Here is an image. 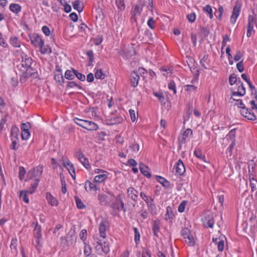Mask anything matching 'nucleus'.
Segmentation results:
<instances>
[{"mask_svg":"<svg viewBox=\"0 0 257 257\" xmlns=\"http://www.w3.org/2000/svg\"><path fill=\"white\" fill-rule=\"evenodd\" d=\"M16 52L20 53L22 59L21 62L17 65L18 69L21 72H27L29 74H34L35 70L31 66L33 63L32 59L28 57L22 49L16 51Z\"/></svg>","mask_w":257,"mask_h":257,"instance_id":"f257e3e1","label":"nucleus"},{"mask_svg":"<svg viewBox=\"0 0 257 257\" xmlns=\"http://www.w3.org/2000/svg\"><path fill=\"white\" fill-rule=\"evenodd\" d=\"M93 238L94 242L92 244L97 254H100L102 252L107 254L109 252V245L108 242L103 240L104 239H99L98 234L94 235Z\"/></svg>","mask_w":257,"mask_h":257,"instance_id":"f03ea898","label":"nucleus"},{"mask_svg":"<svg viewBox=\"0 0 257 257\" xmlns=\"http://www.w3.org/2000/svg\"><path fill=\"white\" fill-rule=\"evenodd\" d=\"M93 238L94 242L92 244L97 254H100L102 252L107 254L109 252V245L108 242L103 240L104 239H99L98 234L94 235Z\"/></svg>","mask_w":257,"mask_h":257,"instance_id":"7ed1b4c3","label":"nucleus"},{"mask_svg":"<svg viewBox=\"0 0 257 257\" xmlns=\"http://www.w3.org/2000/svg\"><path fill=\"white\" fill-rule=\"evenodd\" d=\"M73 120L79 126L89 131H97L99 128L98 125L92 121L80 119L78 117H74Z\"/></svg>","mask_w":257,"mask_h":257,"instance_id":"20e7f679","label":"nucleus"},{"mask_svg":"<svg viewBox=\"0 0 257 257\" xmlns=\"http://www.w3.org/2000/svg\"><path fill=\"white\" fill-rule=\"evenodd\" d=\"M35 225L34 229L33 231V235L35 240L36 244V248L39 250L41 248L43 245L42 227L37 222H33L32 225Z\"/></svg>","mask_w":257,"mask_h":257,"instance_id":"39448f33","label":"nucleus"},{"mask_svg":"<svg viewBox=\"0 0 257 257\" xmlns=\"http://www.w3.org/2000/svg\"><path fill=\"white\" fill-rule=\"evenodd\" d=\"M125 198L123 194H119L115 198V201L113 202L111 206L114 210L119 212L122 211L125 213L126 209L125 207L123 200Z\"/></svg>","mask_w":257,"mask_h":257,"instance_id":"423d86ee","label":"nucleus"},{"mask_svg":"<svg viewBox=\"0 0 257 257\" xmlns=\"http://www.w3.org/2000/svg\"><path fill=\"white\" fill-rule=\"evenodd\" d=\"M140 196L147 204L148 210L151 212V213H155L156 212L157 208L154 203L153 198H152V196L148 195L144 191L141 192Z\"/></svg>","mask_w":257,"mask_h":257,"instance_id":"0eeeda50","label":"nucleus"},{"mask_svg":"<svg viewBox=\"0 0 257 257\" xmlns=\"http://www.w3.org/2000/svg\"><path fill=\"white\" fill-rule=\"evenodd\" d=\"M43 172V167L41 166H37L30 170L27 174V179L26 181H29L31 180L36 181L38 180V182L40 181V177L41 176Z\"/></svg>","mask_w":257,"mask_h":257,"instance_id":"6e6552de","label":"nucleus"},{"mask_svg":"<svg viewBox=\"0 0 257 257\" xmlns=\"http://www.w3.org/2000/svg\"><path fill=\"white\" fill-rule=\"evenodd\" d=\"M19 131L18 127H13L11 130V140L12 141V145L10 148L12 150H17L19 146Z\"/></svg>","mask_w":257,"mask_h":257,"instance_id":"1a4fd4ad","label":"nucleus"},{"mask_svg":"<svg viewBox=\"0 0 257 257\" xmlns=\"http://www.w3.org/2000/svg\"><path fill=\"white\" fill-rule=\"evenodd\" d=\"M94 174H96L94 179L95 182L98 183H104L108 178L109 173L105 170L100 169H95L94 170Z\"/></svg>","mask_w":257,"mask_h":257,"instance_id":"9d476101","label":"nucleus"},{"mask_svg":"<svg viewBox=\"0 0 257 257\" xmlns=\"http://www.w3.org/2000/svg\"><path fill=\"white\" fill-rule=\"evenodd\" d=\"M181 235L183 237L184 242L189 246H194L195 244V240L190 230L188 228L185 227L182 229L181 231Z\"/></svg>","mask_w":257,"mask_h":257,"instance_id":"9b49d317","label":"nucleus"},{"mask_svg":"<svg viewBox=\"0 0 257 257\" xmlns=\"http://www.w3.org/2000/svg\"><path fill=\"white\" fill-rule=\"evenodd\" d=\"M22 132L21 137L24 140H27L30 137V133L29 130L31 128V124L27 122L26 123H23L21 126Z\"/></svg>","mask_w":257,"mask_h":257,"instance_id":"f8f14e48","label":"nucleus"},{"mask_svg":"<svg viewBox=\"0 0 257 257\" xmlns=\"http://www.w3.org/2000/svg\"><path fill=\"white\" fill-rule=\"evenodd\" d=\"M255 18L251 15H249L247 19V28L246 32V36L247 37H250L252 33H254L255 31L253 30L254 25L255 22Z\"/></svg>","mask_w":257,"mask_h":257,"instance_id":"ddd939ff","label":"nucleus"},{"mask_svg":"<svg viewBox=\"0 0 257 257\" xmlns=\"http://www.w3.org/2000/svg\"><path fill=\"white\" fill-rule=\"evenodd\" d=\"M237 90H232V97L236 96H243L245 94V88L244 86L243 83L241 81H239L237 85Z\"/></svg>","mask_w":257,"mask_h":257,"instance_id":"4468645a","label":"nucleus"},{"mask_svg":"<svg viewBox=\"0 0 257 257\" xmlns=\"http://www.w3.org/2000/svg\"><path fill=\"white\" fill-rule=\"evenodd\" d=\"M30 40L31 43L37 47L42 46L44 44V41L43 40L42 37L37 34H34L30 37Z\"/></svg>","mask_w":257,"mask_h":257,"instance_id":"2eb2a0df","label":"nucleus"},{"mask_svg":"<svg viewBox=\"0 0 257 257\" xmlns=\"http://www.w3.org/2000/svg\"><path fill=\"white\" fill-rule=\"evenodd\" d=\"M62 161L63 166L67 169L72 177L75 178V171L72 163L68 159L66 160L63 159Z\"/></svg>","mask_w":257,"mask_h":257,"instance_id":"dca6fc26","label":"nucleus"},{"mask_svg":"<svg viewBox=\"0 0 257 257\" xmlns=\"http://www.w3.org/2000/svg\"><path fill=\"white\" fill-rule=\"evenodd\" d=\"M240 5L239 4H236L235 6L234 7L232 15L230 19V21L231 23L234 24L236 22V21L240 14Z\"/></svg>","mask_w":257,"mask_h":257,"instance_id":"f3484780","label":"nucleus"},{"mask_svg":"<svg viewBox=\"0 0 257 257\" xmlns=\"http://www.w3.org/2000/svg\"><path fill=\"white\" fill-rule=\"evenodd\" d=\"M176 174L178 175H182L185 172V166L181 160H179L174 167Z\"/></svg>","mask_w":257,"mask_h":257,"instance_id":"a211bd4d","label":"nucleus"},{"mask_svg":"<svg viewBox=\"0 0 257 257\" xmlns=\"http://www.w3.org/2000/svg\"><path fill=\"white\" fill-rule=\"evenodd\" d=\"M121 53V55L123 57L128 59L135 54V51L132 46L128 45L127 47L124 48Z\"/></svg>","mask_w":257,"mask_h":257,"instance_id":"6ab92c4d","label":"nucleus"},{"mask_svg":"<svg viewBox=\"0 0 257 257\" xmlns=\"http://www.w3.org/2000/svg\"><path fill=\"white\" fill-rule=\"evenodd\" d=\"M241 114L247 119L251 120H255L256 116L254 113L251 112L250 109H248L246 107L243 108L240 110Z\"/></svg>","mask_w":257,"mask_h":257,"instance_id":"aec40b11","label":"nucleus"},{"mask_svg":"<svg viewBox=\"0 0 257 257\" xmlns=\"http://www.w3.org/2000/svg\"><path fill=\"white\" fill-rule=\"evenodd\" d=\"M96 182H95L94 180L91 182L89 180H86L84 183V188L87 192H90L91 191H97L99 189L97 185L96 184Z\"/></svg>","mask_w":257,"mask_h":257,"instance_id":"412c9836","label":"nucleus"},{"mask_svg":"<svg viewBox=\"0 0 257 257\" xmlns=\"http://www.w3.org/2000/svg\"><path fill=\"white\" fill-rule=\"evenodd\" d=\"M140 147L138 144H133L128 147V148L126 150V153L130 156H135L138 154L139 151Z\"/></svg>","mask_w":257,"mask_h":257,"instance_id":"4be33fe9","label":"nucleus"},{"mask_svg":"<svg viewBox=\"0 0 257 257\" xmlns=\"http://www.w3.org/2000/svg\"><path fill=\"white\" fill-rule=\"evenodd\" d=\"M203 223L204 226L212 228L214 223L213 215L212 214H208L205 216L203 219Z\"/></svg>","mask_w":257,"mask_h":257,"instance_id":"5701e85b","label":"nucleus"},{"mask_svg":"<svg viewBox=\"0 0 257 257\" xmlns=\"http://www.w3.org/2000/svg\"><path fill=\"white\" fill-rule=\"evenodd\" d=\"M175 217V215L174 214L173 208L169 206H167L166 208V212L164 216V219L166 221L169 220L170 221H172Z\"/></svg>","mask_w":257,"mask_h":257,"instance_id":"b1692460","label":"nucleus"},{"mask_svg":"<svg viewBox=\"0 0 257 257\" xmlns=\"http://www.w3.org/2000/svg\"><path fill=\"white\" fill-rule=\"evenodd\" d=\"M140 80V76L138 73L134 71L130 75V82L132 87H136L138 86Z\"/></svg>","mask_w":257,"mask_h":257,"instance_id":"393cba45","label":"nucleus"},{"mask_svg":"<svg viewBox=\"0 0 257 257\" xmlns=\"http://www.w3.org/2000/svg\"><path fill=\"white\" fill-rule=\"evenodd\" d=\"M54 73V79L56 81L60 84H63L64 82V79L61 70L60 68L56 67V69Z\"/></svg>","mask_w":257,"mask_h":257,"instance_id":"a878e982","label":"nucleus"},{"mask_svg":"<svg viewBox=\"0 0 257 257\" xmlns=\"http://www.w3.org/2000/svg\"><path fill=\"white\" fill-rule=\"evenodd\" d=\"M127 195L132 200L137 202L138 198V191L133 187H129L127 190Z\"/></svg>","mask_w":257,"mask_h":257,"instance_id":"bb28decb","label":"nucleus"},{"mask_svg":"<svg viewBox=\"0 0 257 257\" xmlns=\"http://www.w3.org/2000/svg\"><path fill=\"white\" fill-rule=\"evenodd\" d=\"M153 0H140V4L142 5V9H145L147 11H153Z\"/></svg>","mask_w":257,"mask_h":257,"instance_id":"cd10ccee","label":"nucleus"},{"mask_svg":"<svg viewBox=\"0 0 257 257\" xmlns=\"http://www.w3.org/2000/svg\"><path fill=\"white\" fill-rule=\"evenodd\" d=\"M107 223L106 221H102L98 227L100 237L104 239L106 237V230Z\"/></svg>","mask_w":257,"mask_h":257,"instance_id":"c85d7f7f","label":"nucleus"},{"mask_svg":"<svg viewBox=\"0 0 257 257\" xmlns=\"http://www.w3.org/2000/svg\"><path fill=\"white\" fill-rule=\"evenodd\" d=\"M84 254L85 257H96L94 254H92V248L89 243L84 242Z\"/></svg>","mask_w":257,"mask_h":257,"instance_id":"c756f323","label":"nucleus"},{"mask_svg":"<svg viewBox=\"0 0 257 257\" xmlns=\"http://www.w3.org/2000/svg\"><path fill=\"white\" fill-rule=\"evenodd\" d=\"M160 221L159 220H155L152 223V230L155 236L158 237L160 230Z\"/></svg>","mask_w":257,"mask_h":257,"instance_id":"7c9ffc66","label":"nucleus"},{"mask_svg":"<svg viewBox=\"0 0 257 257\" xmlns=\"http://www.w3.org/2000/svg\"><path fill=\"white\" fill-rule=\"evenodd\" d=\"M46 198L48 203L51 206H57L58 201L57 199L54 197L50 193L47 192L46 194Z\"/></svg>","mask_w":257,"mask_h":257,"instance_id":"2f4dec72","label":"nucleus"},{"mask_svg":"<svg viewBox=\"0 0 257 257\" xmlns=\"http://www.w3.org/2000/svg\"><path fill=\"white\" fill-rule=\"evenodd\" d=\"M108 196L104 193H98V200L102 205H107L108 203Z\"/></svg>","mask_w":257,"mask_h":257,"instance_id":"473e14b6","label":"nucleus"},{"mask_svg":"<svg viewBox=\"0 0 257 257\" xmlns=\"http://www.w3.org/2000/svg\"><path fill=\"white\" fill-rule=\"evenodd\" d=\"M22 74L20 76V81L21 83L25 82L27 79L30 76H33L35 77L37 75V73L36 70H35L34 74H29L27 72H21Z\"/></svg>","mask_w":257,"mask_h":257,"instance_id":"72a5a7b5","label":"nucleus"},{"mask_svg":"<svg viewBox=\"0 0 257 257\" xmlns=\"http://www.w3.org/2000/svg\"><path fill=\"white\" fill-rule=\"evenodd\" d=\"M29 181L30 182V186L27 190L29 194H33L37 189L39 182L38 179L36 181L31 180Z\"/></svg>","mask_w":257,"mask_h":257,"instance_id":"f704fd0d","label":"nucleus"},{"mask_svg":"<svg viewBox=\"0 0 257 257\" xmlns=\"http://www.w3.org/2000/svg\"><path fill=\"white\" fill-rule=\"evenodd\" d=\"M212 241L217 245V248L219 251H223L224 248V241L223 239L220 238L218 239L213 238Z\"/></svg>","mask_w":257,"mask_h":257,"instance_id":"c9c22d12","label":"nucleus"},{"mask_svg":"<svg viewBox=\"0 0 257 257\" xmlns=\"http://www.w3.org/2000/svg\"><path fill=\"white\" fill-rule=\"evenodd\" d=\"M10 44L15 48H20L21 45V42L18 38L16 36L11 37L9 40Z\"/></svg>","mask_w":257,"mask_h":257,"instance_id":"e433bc0d","label":"nucleus"},{"mask_svg":"<svg viewBox=\"0 0 257 257\" xmlns=\"http://www.w3.org/2000/svg\"><path fill=\"white\" fill-rule=\"evenodd\" d=\"M156 178L157 180L165 188L168 189L171 187L170 182L164 178L160 176H157Z\"/></svg>","mask_w":257,"mask_h":257,"instance_id":"4c0bfd02","label":"nucleus"},{"mask_svg":"<svg viewBox=\"0 0 257 257\" xmlns=\"http://www.w3.org/2000/svg\"><path fill=\"white\" fill-rule=\"evenodd\" d=\"M10 10L15 14H18L22 10V7L18 4L12 3L9 7Z\"/></svg>","mask_w":257,"mask_h":257,"instance_id":"58836bf2","label":"nucleus"},{"mask_svg":"<svg viewBox=\"0 0 257 257\" xmlns=\"http://www.w3.org/2000/svg\"><path fill=\"white\" fill-rule=\"evenodd\" d=\"M76 70L72 69L71 70H67L65 73V78L68 80H73L76 76Z\"/></svg>","mask_w":257,"mask_h":257,"instance_id":"ea45409f","label":"nucleus"},{"mask_svg":"<svg viewBox=\"0 0 257 257\" xmlns=\"http://www.w3.org/2000/svg\"><path fill=\"white\" fill-rule=\"evenodd\" d=\"M239 81H241L239 77H237L235 73H232L229 75V83L230 85H233L235 83L237 85Z\"/></svg>","mask_w":257,"mask_h":257,"instance_id":"a19ab883","label":"nucleus"},{"mask_svg":"<svg viewBox=\"0 0 257 257\" xmlns=\"http://www.w3.org/2000/svg\"><path fill=\"white\" fill-rule=\"evenodd\" d=\"M140 169L142 174L147 177L148 178H150L151 175L149 172V168L146 165L141 164L140 165Z\"/></svg>","mask_w":257,"mask_h":257,"instance_id":"79ce46f5","label":"nucleus"},{"mask_svg":"<svg viewBox=\"0 0 257 257\" xmlns=\"http://www.w3.org/2000/svg\"><path fill=\"white\" fill-rule=\"evenodd\" d=\"M142 5L140 4L139 1L136 4L133 10V15L135 16H139L141 15V13L142 11Z\"/></svg>","mask_w":257,"mask_h":257,"instance_id":"37998d69","label":"nucleus"},{"mask_svg":"<svg viewBox=\"0 0 257 257\" xmlns=\"http://www.w3.org/2000/svg\"><path fill=\"white\" fill-rule=\"evenodd\" d=\"M194 155L198 158V159H200L202 161L204 162H207L205 159V156L204 154H202L201 151L199 149H195L194 152Z\"/></svg>","mask_w":257,"mask_h":257,"instance_id":"c03bdc74","label":"nucleus"},{"mask_svg":"<svg viewBox=\"0 0 257 257\" xmlns=\"http://www.w3.org/2000/svg\"><path fill=\"white\" fill-rule=\"evenodd\" d=\"M17 245H18V240L16 238H12L11 240L10 247L12 251L15 253L18 252L17 249Z\"/></svg>","mask_w":257,"mask_h":257,"instance_id":"a18cd8bd","label":"nucleus"},{"mask_svg":"<svg viewBox=\"0 0 257 257\" xmlns=\"http://www.w3.org/2000/svg\"><path fill=\"white\" fill-rule=\"evenodd\" d=\"M73 7L75 10H77L79 13H80L83 11L82 3L78 0L75 1L73 3Z\"/></svg>","mask_w":257,"mask_h":257,"instance_id":"49530a36","label":"nucleus"},{"mask_svg":"<svg viewBox=\"0 0 257 257\" xmlns=\"http://www.w3.org/2000/svg\"><path fill=\"white\" fill-rule=\"evenodd\" d=\"M203 11L204 12L208 15L210 19H213V14L212 13V9L209 5H207L205 7H203Z\"/></svg>","mask_w":257,"mask_h":257,"instance_id":"de8ad7c7","label":"nucleus"},{"mask_svg":"<svg viewBox=\"0 0 257 257\" xmlns=\"http://www.w3.org/2000/svg\"><path fill=\"white\" fill-rule=\"evenodd\" d=\"M28 193H29L27 190H22L20 194V198L22 199L26 203H29V199L27 196Z\"/></svg>","mask_w":257,"mask_h":257,"instance_id":"09e8293b","label":"nucleus"},{"mask_svg":"<svg viewBox=\"0 0 257 257\" xmlns=\"http://www.w3.org/2000/svg\"><path fill=\"white\" fill-rule=\"evenodd\" d=\"M251 166L252 171H253V169L255 168V164L253 163V161H251V162L248 165V172H249V179L250 182H256V180L254 178L253 175L252 174L250 173V167Z\"/></svg>","mask_w":257,"mask_h":257,"instance_id":"8fccbe9b","label":"nucleus"},{"mask_svg":"<svg viewBox=\"0 0 257 257\" xmlns=\"http://www.w3.org/2000/svg\"><path fill=\"white\" fill-rule=\"evenodd\" d=\"M40 52L42 54H49L51 53V50L48 45H44V44L41 47H39Z\"/></svg>","mask_w":257,"mask_h":257,"instance_id":"3c124183","label":"nucleus"},{"mask_svg":"<svg viewBox=\"0 0 257 257\" xmlns=\"http://www.w3.org/2000/svg\"><path fill=\"white\" fill-rule=\"evenodd\" d=\"M95 73V76L96 79H103L105 78V75L103 73L101 69H96Z\"/></svg>","mask_w":257,"mask_h":257,"instance_id":"603ef678","label":"nucleus"},{"mask_svg":"<svg viewBox=\"0 0 257 257\" xmlns=\"http://www.w3.org/2000/svg\"><path fill=\"white\" fill-rule=\"evenodd\" d=\"M184 87L185 90L189 93L195 92L197 88V86L192 84L186 85Z\"/></svg>","mask_w":257,"mask_h":257,"instance_id":"864d4df0","label":"nucleus"},{"mask_svg":"<svg viewBox=\"0 0 257 257\" xmlns=\"http://www.w3.org/2000/svg\"><path fill=\"white\" fill-rule=\"evenodd\" d=\"M124 1V0H115V3L117 8L121 11L124 10L125 8Z\"/></svg>","mask_w":257,"mask_h":257,"instance_id":"5fc2aeb1","label":"nucleus"},{"mask_svg":"<svg viewBox=\"0 0 257 257\" xmlns=\"http://www.w3.org/2000/svg\"><path fill=\"white\" fill-rule=\"evenodd\" d=\"M224 10L223 8L221 6H219L218 8V11L214 13L216 17H218L219 20L222 18V15L223 14Z\"/></svg>","mask_w":257,"mask_h":257,"instance_id":"6e6d98bb","label":"nucleus"},{"mask_svg":"<svg viewBox=\"0 0 257 257\" xmlns=\"http://www.w3.org/2000/svg\"><path fill=\"white\" fill-rule=\"evenodd\" d=\"M168 88L173 91V93L176 94L177 93L176 84L173 80H171L168 84Z\"/></svg>","mask_w":257,"mask_h":257,"instance_id":"4d7b16f0","label":"nucleus"},{"mask_svg":"<svg viewBox=\"0 0 257 257\" xmlns=\"http://www.w3.org/2000/svg\"><path fill=\"white\" fill-rule=\"evenodd\" d=\"M86 55L89 57V65L91 66L94 61L93 52L92 50H88Z\"/></svg>","mask_w":257,"mask_h":257,"instance_id":"13d9d810","label":"nucleus"},{"mask_svg":"<svg viewBox=\"0 0 257 257\" xmlns=\"http://www.w3.org/2000/svg\"><path fill=\"white\" fill-rule=\"evenodd\" d=\"M231 99H232L233 100L235 101L236 103L235 104L239 107H240L241 109L243 108H245V105L242 102V101L240 99H235V97H231Z\"/></svg>","mask_w":257,"mask_h":257,"instance_id":"bf43d9fd","label":"nucleus"},{"mask_svg":"<svg viewBox=\"0 0 257 257\" xmlns=\"http://www.w3.org/2000/svg\"><path fill=\"white\" fill-rule=\"evenodd\" d=\"M87 230L85 229L81 230L79 233V237L80 239L83 241V243L86 242L87 238Z\"/></svg>","mask_w":257,"mask_h":257,"instance_id":"052dcab7","label":"nucleus"},{"mask_svg":"<svg viewBox=\"0 0 257 257\" xmlns=\"http://www.w3.org/2000/svg\"><path fill=\"white\" fill-rule=\"evenodd\" d=\"M196 18V16L195 13H191L187 15V19L188 21L192 23L195 22Z\"/></svg>","mask_w":257,"mask_h":257,"instance_id":"680f3d73","label":"nucleus"},{"mask_svg":"<svg viewBox=\"0 0 257 257\" xmlns=\"http://www.w3.org/2000/svg\"><path fill=\"white\" fill-rule=\"evenodd\" d=\"M26 171L23 167H20L19 168V177L20 180H22L24 178Z\"/></svg>","mask_w":257,"mask_h":257,"instance_id":"e2e57ef3","label":"nucleus"},{"mask_svg":"<svg viewBox=\"0 0 257 257\" xmlns=\"http://www.w3.org/2000/svg\"><path fill=\"white\" fill-rule=\"evenodd\" d=\"M75 200L77 208L79 209H83L85 207V205L82 202L81 199L78 198V197L75 196Z\"/></svg>","mask_w":257,"mask_h":257,"instance_id":"0e129e2a","label":"nucleus"},{"mask_svg":"<svg viewBox=\"0 0 257 257\" xmlns=\"http://www.w3.org/2000/svg\"><path fill=\"white\" fill-rule=\"evenodd\" d=\"M134 230L135 233V241L136 243L137 244L140 239V234L139 231L137 227H134Z\"/></svg>","mask_w":257,"mask_h":257,"instance_id":"69168bd1","label":"nucleus"},{"mask_svg":"<svg viewBox=\"0 0 257 257\" xmlns=\"http://www.w3.org/2000/svg\"><path fill=\"white\" fill-rule=\"evenodd\" d=\"M79 161L85 168L88 169L90 168V165L89 163L88 160L85 157L82 159V160H79Z\"/></svg>","mask_w":257,"mask_h":257,"instance_id":"338daca9","label":"nucleus"},{"mask_svg":"<svg viewBox=\"0 0 257 257\" xmlns=\"http://www.w3.org/2000/svg\"><path fill=\"white\" fill-rule=\"evenodd\" d=\"M230 41V39L229 37V36L227 35H225L223 36V41L222 42V47H221V50L224 48V47L226 45V44L227 42Z\"/></svg>","mask_w":257,"mask_h":257,"instance_id":"774afa93","label":"nucleus"}]
</instances>
